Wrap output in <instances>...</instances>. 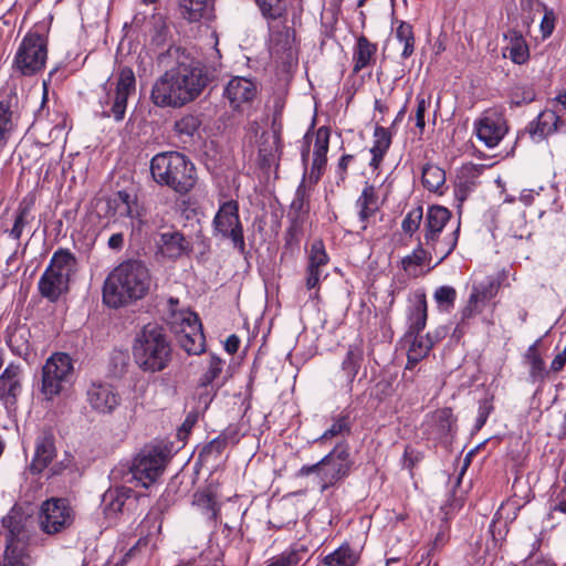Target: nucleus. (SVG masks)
I'll return each mask as SVG.
<instances>
[{
  "mask_svg": "<svg viewBox=\"0 0 566 566\" xmlns=\"http://www.w3.org/2000/svg\"><path fill=\"white\" fill-rule=\"evenodd\" d=\"M32 523V516L22 506L13 505L1 520L2 527L7 531L6 542H20Z\"/></svg>",
  "mask_w": 566,
  "mask_h": 566,
  "instance_id": "nucleus-16",
  "label": "nucleus"
},
{
  "mask_svg": "<svg viewBox=\"0 0 566 566\" xmlns=\"http://www.w3.org/2000/svg\"><path fill=\"white\" fill-rule=\"evenodd\" d=\"M192 504L206 512L210 521L218 520L220 506L217 502V495L210 489L198 490L193 494Z\"/></svg>",
  "mask_w": 566,
  "mask_h": 566,
  "instance_id": "nucleus-35",
  "label": "nucleus"
},
{
  "mask_svg": "<svg viewBox=\"0 0 566 566\" xmlns=\"http://www.w3.org/2000/svg\"><path fill=\"white\" fill-rule=\"evenodd\" d=\"M428 318V306L426 295L423 293L417 296L416 303L410 307L408 315L409 327L405 338L412 335H419L426 327Z\"/></svg>",
  "mask_w": 566,
  "mask_h": 566,
  "instance_id": "nucleus-29",
  "label": "nucleus"
},
{
  "mask_svg": "<svg viewBox=\"0 0 566 566\" xmlns=\"http://www.w3.org/2000/svg\"><path fill=\"white\" fill-rule=\"evenodd\" d=\"M423 459V454L413 449L411 446H407L403 452V467L407 468L410 472L415 469V467Z\"/></svg>",
  "mask_w": 566,
  "mask_h": 566,
  "instance_id": "nucleus-64",
  "label": "nucleus"
},
{
  "mask_svg": "<svg viewBox=\"0 0 566 566\" xmlns=\"http://www.w3.org/2000/svg\"><path fill=\"white\" fill-rule=\"evenodd\" d=\"M255 95V83L245 77H233L224 88V96L233 109H238L241 104L252 102Z\"/></svg>",
  "mask_w": 566,
  "mask_h": 566,
  "instance_id": "nucleus-21",
  "label": "nucleus"
},
{
  "mask_svg": "<svg viewBox=\"0 0 566 566\" xmlns=\"http://www.w3.org/2000/svg\"><path fill=\"white\" fill-rule=\"evenodd\" d=\"M331 128L322 126L316 130L313 156L327 157L329 146Z\"/></svg>",
  "mask_w": 566,
  "mask_h": 566,
  "instance_id": "nucleus-55",
  "label": "nucleus"
},
{
  "mask_svg": "<svg viewBox=\"0 0 566 566\" xmlns=\"http://www.w3.org/2000/svg\"><path fill=\"white\" fill-rule=\"evenodd\" d=\"M306 553L307 549L304 546L301 548H291L272 558L268 566H297Z\"/></svg>",
  "mask_w": 566,
  "mask_h": 566,
  "instance_id": "nucleus-49",
  "label": "nucleus"
},
{
  "mask_svg": "<svg viewBox=\"0 0 566 566\" xmlns=\"http://www.w3.org/2000/svg\"><path fill=\"white\" fill-rule=\"evenodd\" d=\"M322 277V270L306 266L305 270V286L307 290H315V293L311 295L312 300H319V283Z\"/></svg>",
  "mask_w": 566,
  "mask_h": 566,
  "instance_id": "nucleus-58",
  "label": "nucleus"
},
{
  "mask_svg": "<svg viewBox=\"0 0 566 566\" xmlns=\"http://www.w3.org/2000/svg\"><path fill=\"white\" fill-rule=\"evenodd\" d=\"M327 164V157L324 156H313V163L311 167V171L308 174V182L311 185H316L326 167Z\"/></svg>",
  "mask_w": 566,
  "mask_h": 566,
  "instance_id": "nucleus-61",
  "label": "nucleus"
},
{
  "mask_svg": "<svg viewBox=\"0 0 566 566\" xmlns=\"http://www.w3.org/2000/svg\"><path fill=\"white\" fill-rule=\"evenodd\" d=\"M48 42L39 33H28L14 57V66L24 76H32L40 72L46 62Z\"/></svg>",
  "mask_w": 566,
  "mask_h": 566,
  "instance_id": "nucleus-10",
  "label": "nucleus"
},
{
  "mask_svg": "<svg viewBox=\"0 0 566 566\" xmlns=\"http://www.w3.org/2000/svg\"><path fill=\"white\" fill-rule=\"evenodd\" d=\"M153 180L161 187H168L180 196L188 195L197 184L195 164L179 151L156 154L149 165Z\"/></svg>",
  "mask_w": 566,
  "mask_h": 566,
  "instance_id": "nucleus-4",
  "label": "nucleus"
},
{
  "mask_svg": "<svg viewBox=\"0 0 566 566\" xmlns=\"http://www.w3.org/2000/svg\"><path fill=\"white\" fill-rule=\"evenodd\" d=\"M375 142L371 149L387 153L391 145V134L381 126H376L374 132Z\"/></svg>",
  "mask_w": 566,
  "mask_h": 566,
  "instance_id": "nucleus-59",
  "label": "nucleus"
},
{
  "mask_svg": "<svg viewBox=\"0 0 566 566\" xmlns=\"http://www.w3.org/2000/svg\"><path fill=\"white\" fill-rule=\"evenodd\" d=\"M228 446L219 437L206 443L198 453V461L203 465L216 462Z\"/></svg>",
  "mask_w": 566,
  "mask_h": 566,
  "instance_id": "nucleus-43",
  "label": "nucleus"
},
{
  "mask_svg": "<svg viewBox=\"0 0 566 566\" xmlns=\"http://www.w3.org/2000/svg\"><path fill=\"white\" fill-rule=\"evenodd\" d=\"M433 420L440 438L447 437L452 432L455 419L450 408L437 410L433 415Z\"/></svg>",
  "mask_w": 566,
  "mask_h": 566,
  "instance_id": "nucleus-45",
  "label": "nucleus"
},
{
  "mask_svg": "<svg viewBox=\"0 0 566 566\" xmlns=\"http://www.w3.org/2000/svg\"><path fill=\"white\" fill-rule=\"evenodd\" d=\"M76 513L63 497H51L42 502L38 515L40 530L46 535H57L71 528Z\"/></svg>",
  "mask_w": 566,
  "mask_h": 566,
  "instance_id": "nucleus-6",
  "label": "nucleus"
},
{
  "mask_svg": "<svg viewBox=\"0 0 566 566\" xmlns=\"http://www.w3.org/2000/svg\"><path fill=\"white\" fill-rule=\"evenodd\" d=\"M423 245H426L424 241L419 240V244L413 252L401 260V265L405 271H409L411 266H421L428 258L431 259L433 253L432 249L429 247L424 249Z\"/></svg>",
  "mask_w": 566,
  "mask_h": 566,
  "instance_id": "nucleus-48",
  "label": "nucleus"
},
{
  "mask_svg": "<svg viewBox=\"0 0 566 566\" xmlns=\"http://www.w3.org/2000/svg\"><path fill=\"white\" fill-rule=\"evenodd\" d=\"M136 91V78L133 70L128 66L122 67L118 72L114 91L106 93L105 99L101 101L103 111L101 117L122 122L125 118L127 101Z\"/></svg>",
  "mask_w": 566,
  "mask_h": 566,
  "instance_id": "nucleus-8",
  "label": "nucleus"
},
{
  "mask_svg": "<svg viewBox=\"0 0 566 566\" xmlns=\"http://www.w3.org/2000/svg\"><path fill=\"white\" fill-rule=\"evenodd\" d=\"M222 371V360L217 356H211L209 368L199 379V388L207 389L209 386H212L213 380H216Z\"/></svg>",
  "mask_w": 566,
  "mask_h": 566,
  "instance_id": "nucleus-53",
  "label": "nucleus"
},
{
  "mask_svg": "<svg viewBox=\"0 0 566 566\" xmlns=\"http://www.w3.org/2000/svg\"><path fill=\"white\" fill-rule=\"evenodd\" d=\"M421 181L423 187L431 192H441L446 182V172L442 168L427 164L422 168Z\"/></svg>",
  "mask_w": 566,
  "mask_h": 566,
  "instance_id": "nucleus-38",
  "label": "nucleus"
},
{
  "mask_svg": "<svg viewBox=\"0 0 566 566\" xmlns=\"http://www.w3.org/2000/svg\"><path fill=\"white\" fill-rule=\"evenodd\" d=\"M212 227L216 233L229 239L241 254L245 253L243 226L240 220L237 200H228L220 205L213 218Z\"/></svg>",
  "mask_w": 566,
  "mask_h": 566,
  "instance_id": "nucleus-11",
  "label": "nucleus"
},
{
  "mask_svg": "<svg viewBox=\"0 0 566 566\" xmlns=\"http://www.w3.org/2000/svg\"><path fill=\"white\" fill-rule=\"evenodd\" d=\"M133 23L139 27L142 31L150 36V42L157 48H163L167 44L169 36V27L166 17L160 13H153L150 17H134Z\"/></svg>",
  "mask_w": 566,
  "mask_h": 566,
  "instance_id": "nucleus-17",
  "label": "nucleus"
},
{
  "mask_svg": "<svg viewBox=\"0 0 566 566\" xmlns=\"http://www.w3.org/2000/svg\"><path fill=\"white\" fill-rule=\"evenodd\" d=\"M322 491L335 485L338 481L346 478L353 467L347 443H337L334 449L322 460Z\"/></svg>",
  "mask_w": 566,
  "mask_h": 566,
  "instance_id": "nucleus-12",
  "label": "nucleus"
},
{
  "mask_svg": "<svg viewBox=\"0 0 566 566\" xmlns=\"http://www.w3.org/2000/svg\"><path fill=\"white\" fill-rule=\"evenodd\" d=\"M493 396L486 397L480 401L479 416L475 423L476 429H481L485 424L488 417L493 411Z\"/></svg>",
  "mask_w": 566,
  "mask_h": 566,
  "instance_id": "nucleus-63",
  "label": "nucleus"
},
{
  "mask_svg": "<svg viewBox=\"0 0 566 566\" xmlns=\"http://www.w3.org/2000/svg\"><path fill=\"white\" fill-rule=\"evenodd\" d=\"M179 14L193 23L210 21L214 18V0H177Z\"/></svg>",
  "mask_w": 566,
  "mask_h": 566,
  "instance_id": "nucleus-20",
  "label": "nucleus"
},
{
  "mask_svg": "<svg viewBox=\"0 0 566 566\" xmlns=\"http://www.w3.org/2000/svg\"><path fill=\"white\" fill-rule=\"evenodd\" d=\"M46 270L70 281L77 270V260L70 250L59 249L53 253Z\"/></svg>",
  "mask_w": 566,
  "mask_h": 566,
  "instance_id": "nucleus-24",
  "label": "nucleus"
},
{
  "mask_svg": "<svg viewBox=\"0 0 566 566\" xmlns=\"http://www.w3.org/2000/svg\"><path fill=\"white\" fill-rule=\"evenodd\" d=\"M509 57L516 64H524L530 59V50L523 35L517 31H511L510 44L505 49Z\"/></svg>",
  "mask_w": 566,
  "mask_h": 566,
  "instance_id": "nucleus-39",
  "label": "nucleus"
},
{
  "mask_svg": "<svg viewBox=\"0 0 566 566\" xmlns=\"http://www.w3.org/2000/svg\"><path fill=\"white\" fill-rule=\"evenodd\" d=\"M559 122L560 118L554 111L545 109L535 119L530 122L526 133L532 140L542 142L558 129Z\"/></svg>",
  "mask_w": 566,
  "mask_h": 566,
  "instance_id": "nucleus-22",
  "label": "nucleus"
},
{
  "mask_svg": "<svg viewBox=\"0 0 566 566\" xmlns=\"http://www.w3.org/2000/svg\"><path fill=\"white\" fill-rule=\"evenodd\" d=\"M329 261L323 240H314L307 258V266L322 270Z\"/></svg>",
  "mask_w": 566,
  "mask_h": 566,
  "instance_id": "nucleus-47",
  "label": "nucleus"
},
{
  "mask_svg": "<svg viewBox=\"0 0 566 566\" xmlns=\"http://www.w3.org/2000/svg\"><path fill=\"white\" fill-rule=\"evenodd\" d=\"M359 554L348 544H342L337 549L323 558L326 566H357Z\"/></svg>",
  "mask_w": 566,
  "mask_h": 566,
  "instance_id": "nucleus-33",
  "label": "nucleus"
},
{
  "mask_svg": "<svg viewBox=\"0 0 566 566\" xmlns=\"http://www.w3.org/2000/svg\"><path fill=\"white\" fill-rule=\"evenodd\" d=\"M120 400L117 390L108 384H92L87 390L90 406L99 413H113Z\"/></svg>",
  "mask_w": 566,
  "mask_h": 566,
  "instance_id": "nucleus-15",
  "label": "nucleus"
},
{
  "mask_svg": "<svg viewBox=\"0 0 566 566\" xmlns=\"http://www.w3.org/2000/svg\"><path fill=\"white\" fill-rule=\"evenodd\" d=\"M332 420V426L318 439H316V442H325L336 437L350 436L354 418L352 417V411L348 408L334 416Z\"/></svg>",
  "mask_w": 566,
  "mask_h": 566,
  "instance_id": "nucleus-30",
  "label": "nucleus"
},
{
  "mask_svg": "<svg viewBox=\"0 0 566 566\" xmlns=\"http://www.w3.org/2000/svg\"><path fill=\"white\" fill-rule=\"evenodd\" d=\"M290 226L285 232V244L292 247L294 243H298L300 237L303 232L304 220L298 217H289Z\"/></svg>",
  "mask_w": 566,
  "mask_h": 566,
  "instance_id": "nucleus-56",
  "label": "nucleus"
},
{
  "mask_svg": "<svg viewBox=\"0 0 566 566\" xmlns=\"http://www.w3.org/2000/svg\"><path fill=\"white\" fill-rule=\"evenodd\" d=\"M70 281L56 276L52 272L45 270L40 277L38 287L42 297L50 302H56L61 295L69 292Z\"/></svg>",
  "mask_w": 566,
  "mask_h": 566,
  "instance_id": "nucleus-25",
  "label": "nucleus"
},
{
  "mask_svg": "<svg viewBox=\"0 0 566 566\" xmlns=\"http://www.w3.org/2000/svg\"><path fill=\"white\" fill-rule=\"evenodd\" d=\"M364 359V350L363 347L358 344H353L348 346L347 353L342 361V371L345 374L349 388L352 389V385L358 375V371L361 367V363Z\"/></svg>",
  "mask_w": 566,
  "mask_h": 566,
  "instance_id": "nucleus-31",
  "label": "nucleus"
},
{
  "mask_svg": "<svg viewBox=\"0 0 566 566\" xmlns=\"http://www.w3.org/2000/svg\"><path fill=\"white\" fill-rule=\"evenodd\" d=\"M478 138L492 148L499 145L509 130L506 119L497 112H486L474 123Z\"/></svg>",
  "mask_w": 566,
  "mask_h": 566,
  "instance_id": "nucleus-13",
  "label": "nucleus"
},
{
  "mask_svg": "<svg viewBox=\"0 0 566 566\" xmlns=\"http://www.w3.org/2000/svg\"><path fill=\"white\" fill-rule=\"evenodd\" d=\"M73 376L72 358L66 353H55L42 367L41 392L48 400L61 394Z\"/></svg>",
  "mask_w": 566,
  "mask_h": 566,
  "instance_id": "nucleus-9",
  "label": "nucleus"
},
{
  "mask_svg": "<svg viewBox=\"0 0 566 566\" xmlns=\"http://www.w3.org/2000/svg\"><path fill=\"white\" fill-rule=\"evenodd\" d=\"M262 15L269 20H277L286 12L285 0H254Z\"/></svg>",
  "mask_w": 566,
  "mask_h": 566,
  "instance_id": "nucleus-46",
  "label": "nucleus"
},
{
  "mask_svg": "<svg viewBox=\"0 0 566 566\" xmlns=\"http://www.w3.org/2000/svg\"><path fill=\"white\" fill-rule=\"evenodd\" d=\"M57 454L55 446V436L51 429H43L35 439L34 455L29 465V471L33 475L41 474Z\"/></svg>",
  "mask_w": 566,
  "mask_h": 566,
  "instance_id": "nucleus-14",
  "label": "nucleus"
},
{
  "mask_svg": "<svg viewBox=\"0 0 566 566\" xmlns=\"http://www.w3.org/2000/svg\"><path fill=\"white\" fill-rule=\"evenodd\" d=\"M151 284L150 271L144 261L125 260L107 275L103 285V302L111 308L128 306L144 298Z\"/></svg>",
  "mask_w": 566,
  "mask_h": 566,
  "instance_id": "nucleus-2",
  "label": "nucleus"
},
{
  "mask_svg": "<svg viewBox=\"0 0 566 566\" xmlns=\"http://www.w3.org/2000/svg\"><path fill=\"white\" fill-rule=\"evenodd\" d=\"M137 496L130 488L118 486L107 490L103 495L104 512L107 516L123 512L127 502H136Z\"/></svg>",
  "mask_w": 566,
  "mask_h": 566,
  "instance_id": "nucleus-23",
  "label": "nucleus"
},
{
  "mask_svg": "<svg viewBox=\"0 0 566 566\" xmlns=\"http://www.w3.org/2000/svg\"><path fill=\"white\" fill-rule=\"evenodd\" d=\"M411 345L408 349V360L406 369L413 368L421 359H423L434 345L431 333H428L426 337L419 335H412Z\"/></svg>",
  "mask_w": 566,
  "mask_h": 566,
  "instance_id": "nucleus-32",
  "label": "nucleus"
},
{
  "mask_svg": "<svg viewBox=\"0 0 566 566\" xmlns=\"http://www.w3.org/2000/svg\"><path fill=\"white\" fill-rule=\"evenodd\" d=\"M201 124L198 115L186 114L175 122L174 132L184 143H188L198 135Z\"/></svg>",
  "mask_w": 566,
  "mask_h": 566,
  "instance_id": "nucleus-34",
  "label": "nucleus"
},
{
  "mask_svg": "<svg viewBox=\"0 0 566 566\" xmlns=\"http://www.w3.org/2000/svg\"><path fill=\"white\" fill-rule=\"evenodd\" d=\"M356 207L359 209V220L364 223L363 229L365 230L369 219L379 210L378 195L375 186L366 184L361 195L356 200Z\"/></svg>",
  "mask_w": 566,
  "mask_h": 566,
  "instance_id": "nucleus-28",
  "label": "nucleus"
},
{
  "mask_svg": "<svg viewBox=\"0 0 566 566\" xmlns=\"http://www.w3.org/2000/svg\"><path fill=\"white\" fill-rule=\"evenodd\" d=\"M397 29L395 36L400 42L403 43V50L401 52L402 59H409L415 52V32L413 27L406 21H397Z\"/></svg>",
  "mask_w": 566,
  "mask_h": 566,
  "instance_id": "nucleus-41",
  "label": "nucleus"
},
{
  "mask_svg": "<svg viewBox=\"0 0 566 566\" xmlns=\"http://www.w3.org/2000/svg\"><path fill=\"white\" fill-rule=\"evenodd\" d=\"M133 357L144 373L165 370L172 360V346L166 328L157 323L146 324L135 337Z\"/></svg>",
  "mask_w": 566,
  "mask_h": 566,
  "instance_id": "nucleus-3",
  "label": "nucleus"
},
{
  "mask_svg": "<svg viewBox=\"0 0 566 566\" xmlns=\"http://www.w3.org/2000/svg\"><path fill=\"white\" fill-rule=\"evenodd\" d=\"M451 211L442 206H431L424 219L423 240L426 247L432 249L438 259L436 264L442 262L455 249L460 232V223L448 240L438 241L439 234L451 219Z\"/></svg>",
  "mask_w": 566,
  "mask_h": 566,
  "instance_id": "nucleus-5",
  "label": "nucleus"
},
{
  "mask_svg": "<svg viewBox=\"0 0 566 566\" xmlns=\"http://www.w3.org/2000/svg\"><path fill=\"white\" fill-rule=\"evenodd\" d=\"M202 332V325L197 314L189 313L187 316L182 317L180 323V329H178L177 337L180 334H186L192 336V333Z\"/></svg>",
  "mask_w": 566,
  "mask_h": 566,
  "instance_id": "nucleus-57",
  "label": "nucleus"
},
{
  "mask_svg": "<svg viewBox=\"0 0 566 566\" xmlns=\"http://www.w3.org/2000/svg\"><path fill=\"white\" fill-rule=\"evenodd\" d=\"M32 557L19 542H6L4 566H31Z\"/></svg>",
  "mask_w": 566,
  "mask_h": 566,
  "instance_id": "nucleus-37",
  "label": "nucleus"
},
{
  "mask_svg": "<svg viewBox=\"0 0 566 566\" xmlns=\"http://www.w3.org/2000/svg\"><path fill=\"white\" fill-rule=\"evenodd\" d=\"M219 77V70L198 60L179 62L153 85L150 99L158 107L178 108L195 101Z\"/></svg>",
  "mask_w": 566,
  "mask_h": 566,
  "instance_id": "nucleus-1",
  "label": "nucleus"
},
{
  "mask_svg": "<svg viewBox=\"0 0 566 566\" xmlns=\"http://www.w3.org/2000/svg\"><path fill=\"white\" fill-rule=\"evenodd\" d=\"M33 202L22 200L15 211L13 227L8 231L9 235L14 240H20L24 228L31 221V210Z\"/></svg>",
  "mask_w": 566,
  "mask_h": 566,
  "instance_id": "nucleus-40",
  "label": "nucleus"
},
{
  "mask_svg": "<svg viewBox=\"0 0 566 566\" xmlns=\"http://www.w3.org/2000/svg\"><path fill=\"white\" fill-rule=\"evenodd\" d=\"M107 202L109 208H112L114 205L115 209L118 207V203L125 205V211L122 212V214L129 218H134V206L137 205L136 196L130 195L126 190H119L116 192L114 199H109Z\"/></svg>",
  "mask_w": 566,
  "mask_h": 566,
  "instance_id": "nucleus-51",
  "label": "nucleus"
},
{
  "mask_svg": "<svg viewBox=\"0 0 566 566\" xmlns=\"http://www.w3.org/2000/svg\"><path fill=\"white\" fill-rule=\"evenodd\" d=\"M538 217L542 218L545 213H557L562 210V206L558 203V197L554 190L542 193V201L539 205H535Z\"/></svg>",
  "mask_w": 566,
  "mask_h": 566,
  "instance_id": "nucleus-54",
  "label": "nucleus"
},
{
  "mask_svg": "<svg viewBox=\"0 0 566 566\" xmlns=\"http://www.w3.org/2000/svg\"><path fill=\"white\" fill-rule=\"evenodd\" d=\"M423 219V209L421 206L411 209L401 222V229L405 234L412 235L416 233Z\"/></svg>",
  "mask_w": 566,
  "mask_h": 566,
  "instance_id": "nucleus-52",
  "label": "nucleus"
},
{
  "mask_svg": "<svg viewBox=\"0 0 566 566\" xmlns=\"http://www.w3.org/2000/svg\"><path fill=\"white\" fill-rule=\"evenodd\" d=\"M525 358L527 359L531 368L530 376L534 380L544 381L548 371L545 369V361L541 357V354L537 350V343L531 345L525 354Z\"/></svg>",
  "mask_w": 566,
  "mask_h": 566,
  "instance_id": "nucleus-42",
  "label": "nucleus"
},
{
  "mask_svg": "<svg viewBox=\"0 0 566 566\" xmlns=\"http://www.w3.org/2000/svg\"><path fill=\"white\" fill-rule=\"evenodd\" d=\"M17 102L15 95H6L0 98V153L6 147L11 133L14 128L13 123V105Z\"/></svg>",
  "mask_w": 566,
  "mask_h": 566,
  "instance_id": "nucleus-27",
  "label": "nucleus"
},
{
  "mask_svg": "<svg viewBox=\"0 0 566 566\" xmlns=\"http://www.w3.org/2000/svg\"><path fill=\"white\" fill-rule=\"evenodd\" d=\"M178 343L189 355H199L205 352L206 338L203 332L192 333V336L180 334Z\"/></svg>",
  "mask_w": 566,
  "mask_h": 566,
  "instance_id": "nucleus-44",
  "label": "nucleus"
},
{
  "mask_svg": "<svg viewBox=\"0 0 566 566\" xmlns=\"http://www.w3.org/2000/svg\"><path fill=\"white\" fill-rule=\"evenodd\" d=\"M168 454V451L160 447L142 450L129 467L126 481H137L144 488H148L164 472Z\"/></svg>",
  "mask_w": 566,
  "mask_h": 566,
  "instance_id": "nucleus-7",
  "label": "nucleus"
},
{
  "mask_svg": "<svg viewBox=\"0 0 566 566\" xmlns=\"http://www.w3.org/2000/svg\"><path fill=\"white\" fill-rule=\"evenodd\" d=\"M430 105V96L424 97L422 94L417 96V108H416V127L422 133L426 127L424 114Z\"/></svg>",
  "mask_w": 566,
  "mask_h": 566,
  "instance_id": "nucleus-62",
  "label": "nucleus"
},
{
  "mask_svg": "<svg viewBox=\"0 0 566 566\" xmlns=\"http://www.w3.org/2000/svg\"><path fill=\"white\" fill-rule=\"evenodd\" d=\"M158 247L165 258L174 261L192 252L191 242L178 230L160 233Z\"/></svg>",
  "mask_w": 566,
  "mask_h": 566,
  "instance_id": "nucleus-18",
  "label": "nucleus"
},
{
  "mask_svg": "<svg viewBox=\"0 0 566 566\" xmlns=\"http://www.w3.org/2000/svg\"><path fill=\"white\" fill-rule=\"evenodd\" d=\"M479 297L480 294L471 292L468 303L461 312V318H463V321H468L482 312L483 306L481 305L482 303L479 301Z\"/></svg>",
  "mask_w": 566,
  "mask_h": 566,
  "instance_id": "nucleus-60",
  "label": "nucleus"
},
{
  "mask_svg": "<svg viewBox=\"0 0 566 566\" xmlns=\"http://www.w3.org/2000/svg\"><path fill=\"white\" fill-rule=\"evenodd\" d=\"M377 44L370 42L365 35L357 39L353 53V73L357 74L363 69L374 65L376 62Z\"/></svg>",
  "mask_w": 566,
  "mask_h": 566,
  "instance_id": "nucleus-26",
  "label": "nucleus"
},
{
  "mask_svg": "<svg viewBox=\"0 0 566 566\" xmlns=\"http://www.w3.org/2000/svg\"><path fill=\"white\" fill-rule=\"evenodd\" d=\"M22 390L20 365L9 364L0 375V400L6 405H15Z\"/></svg>",
  "mask_w": 566,
  "mask_h": 566,
  "instance_id": "nucleus-19",
  "label": "nucleus"
},
{
  "mask_svg": "<svg viewBox=\"0 0 566 566\" xmlns=\"http://www.w3.org/2000/svg\"><path fill=\"white\" fill-rule=\"evenodd\" d=\"M433 297L440 310L449 312L454 307L457 291L452 286L443 285L434 291Z\"/></svg>",
  "mask_w": 566,
  "mask_h": 566,
  "instance_id": "nucleus-50",
  "label": "nucleus"
},
{
  "mask_svg": "<svg viewBox=\"0 0 566 566\" xmlns=\"http://www.w3.org/2000/svg\"><path fill=\"white\" fill-rule=\"evenodd\" d=\"M311 189L305 184V176L298 185L295 197L291 203L287 217H298L304 220L310 212Z\"/></svg>",
  "mask_w": 566,
  "mask_h": 566,
  "instance_id": "nucleus-36",
  "label": "nucleus"
}]
</instances>
